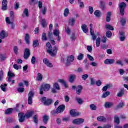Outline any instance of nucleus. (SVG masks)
Segmentation results:
<instances>
[{"label": "nucleus", "mask_w": 128, "mask_h": 128, "mask_svg": "<svg viewBox=\"0 0 128 128\" xmlns=\"http://www.w3.org/2000/svg\"><path fill=\"white\" fill-rule=\"evenodd\" d=\"M53 101L51 99H49L48 100H46L45 102H44V104L45 106H50L52 104Z\"/></svg>", "instance_id": "29"}, {"label": "nucleus", "mask_w": 128, "mask_h": 128, "mask_svg": "<svg viewBox=\"0 0 128 128\" xmlns=\"http://www.w3.org/2000/svg\"><path fill=\"white\" fill-rule=\"evenodd\" d=\"M42 40H48V38L46 37V33H43L42 35Z\"/></svg>", "instance_id": "53"}, {"label": "nucleus", "mask_w": 128, "mask_h": 128, "mask_svg": "<svg viewBox=\"0 0 128 128\" xmlns=\"http://www.w3.org/2000/svg\"><path fill=\"white\" fill-rule=\"evenodd\" d=\"M120 22L122 24V25L124 26L126 22V18L122 19L120 20Z\"/></svg>", "instance_id": "56"}, {"label": "nucleus", "mask_w": 128, "mask_h": 128, "mask_svg": "<svg viewBox=\"0 0 128 128\" xmlns=\"http://www.w3.org/2000/svg\"><path fill=\"white\" fill-rule=\"evenodd\" d=\"M46 12H48V8L46 7H44V8L41 10V12L43 16H46Z\"/></svg>", "instance_id": "31"}, {"label": "nucleus", "mask_w": 128, "mask_h": 128, "mask_svg": "<svg viewBox=\"0 0 128 128\" xmlns=\"http://www.w3.org/2000/svg\"><path fill=\"white\" fill-rule=\"evenodd\" d=\"M104 106L106 108H112V106H114V103L106 102L104 104Z\"/></svg>", "instance_id": "26"}, {"label": "nucleus", "mask_w": 128, "mask_h": 128, "mask_svg": "<svg viewBox=\"0 0 128 128\" xmlns=\"http://www.w3.org/2000/svg\"><path fill=\"white\" fill-rule=\"evenodd\" d=\"M19 122H24L26 120V116L24 113L18 114Z\"/></svg>", "instance_id": "10"}, {"label": "nucleus", "mask_w": 128, "mask_h": 128, "mask_svg": "<svg viewBox=\"0 0 128 128\" xmlns=\"http://www.w3.org/2000/svg\"><path fill=\"white\" fill-rule=\"evenodd\" d=\"M120 12L122 16H124V9L126 8V4L124 2L121 3L120 5Z\"/></svg>", "instance_id": "4"}, {"label": "nucleus", "mask_w": 128, "mask_h": 128, "mask_svg": "<svg viewBox=\"0 0 128 128\" xmlns=\"http://www.w3.org/2000/svg\"><path fill=\"white\" fill-rule=\"evenodd\" d=\"M36 58L35 56L32 57V64H36Z\"/></svg>", "instance_id": "61"}, {"label": "nucleus", "mask_w": 128, "mask_h": 128, "mask_svg": "<svg viewBox=\"0 0 128 128\" xmlns=\"http://www.w3.org/2000/svg\"><path fill=\"white\" fill-rule=\"evenodd\" d=\"M88 58H89V60H90V62H94V57H92V56H91L90 54H88Z\"/></svg>", "instance_id": "55"}, {"label": "nucleus", "mask_w": 128, "mask_h": 128, "mask_svg": "<svg viewBox=\"0 0 128 128\" xmlns=\"http://www.w3.org/2000/svg\"><path fill=\"white\" fill-rule=\"evenodd\" d=\"M42 24L43 28H46V26H48V24L46 23V22L44 21V20H42Z\"/></svg>", "instance_id": "58"}, {"label": "nucleus", "mask_w": 128, "mask_h": 128, "mask_svg": "<svg viewBox=\"0 0 128 128\" xmlns=\"http://www.w3.org/2000/svg\"><path fill=\"white\" fill-rule=\"evenodd\" d=\"M6 88H8V84H2L0 86V88L2 92H6Z\"/></svg>", "instance_id": "25"}, {"label": "nucleus", "mask_w": 128, "mask_h": 128, "mask_svg": "<svg viewBox=\"0 0 128 128\" xmlns=\"http://www.w3.org/2000/svg\"><path fill=\"white\" fill-rule=\"evenodd\" d=\"M0 58L1 62H4V60H6L8 58V57H6V56L4 55H1Z\"/></svg>", "instance_id": "54"}, {"label": "nucleus", "mask_w": 128, "mask_h": 128, "mask_svg": "<svg viewBox=\"0 0 128 128\" xmlns=\"http://www.w3.org/2000/svg\"><path fill=\"white\" fill-rule=\"evenodd\" d=\"M18 92H20L21 94H22L24 92V88H18Z\"/></svg>", "instance_id": "64"}, {"label": "nucleus", "mask_w": 128, "mask_h": 128, "mask_svg": "<svg viewBox=\"0 0 128 128\" xmlns=\"http://www.w3.org/2000/svg\"><path fill=\"white\" fill-rule=\"evenodd\" d=\"M89 12L91 14H94V8H92V6H90L89 7Z\"/></svg>", "instance_id": "63"}, {"label": "nucleus", "mask_w": 128, "mask_h": 128, "mask_svg": "<svg viewBox=\"0 0 128 128\" xmlns=\"http://www.w3.org/2000/svg\"><path fill=\"white\" fill-rule=\"evenodd\" d=\"M54 87L56 90H60V85L58 83H56L54 84Z\"/></svg>", "instance_id": "57"}, {"label": "nucleus", "mask_w": 128, "mask_h": 128, "mask_svg": "<svg viewBox=\"0 0 128 128\" xmlns=\"http://www.w3.org/2000/svg\"><path fill=\"white\" fill-rule=\"evenodd\" d=\"M24 14L22 15V18H24L26 16V18H28L30 16V12H28V10L26 8L24 10Z\"/></svg>", "instance_id": "22"}, {"label": "nucleus", "mask_w": 128, "mask_h": 128, "mask_svg": "<svg viewBox=\"0 0 128 128\" xmlns=\"http://www.w3.org/2000/svg\"><path fill=\"white\" fill-rule=\"evenodd\" d=\"M74 60V56H68L67 58L66 66H70Z\"/></svg>", "instance_id": "11"}, {"label": "nucleus", "mask_w": 128, "mask_h": 128, "mask_svg": "<svg viewBox=\"0 0 128 128\" xmlns=\"http://www.w3.org/2000/svg\"><path fill=\"white\" fill-rule=\"evenodd\" d=\"M96 84V80H94V78H90V86H94Z\"/></svg>", "instance_id": "60"}, {"label": "nucleus", "mask_w": 128, "mask_h": 128, "mask_svg": "<svg viewBox=\"0 0 128 128\" xmlns=\"http://www.w3.org/2000/svg\"><path fill=\"white\" fill-rule=\"evenodd\" d=\"M48 120H50V116L46 115L44 116L43 117V122L44 124H47Z\"/></svg>", "instance_id": "24"}, {"label": "nucleus", "mask_w": 128, "mask_h": 128, "mask_svg": "<svg viewBox=\"0 0 128 128\" xmlns=\"http://www.w3.org/2000/svg\"><path fill=\"white\" fill-rule=\"evenodd\" d=\"M83 88L82 86H78L76 88V94L78 96H80V94H82V92Z\"/></svg>", "instance_id": "17"}, {"label": "nucleus", "mask_w": 128, "mask_h": 128, "mask_svg": "<svg viewBox=\"0 0 128 128\" xmlns=\"http://www.w3.org/2000/svg\"><path fill=\"white\" fill-rule=\"evenodd\" d=\"M8 76L9 78H14L16 75H14V74L12 73V71H9L8 72Z\"/></svg>", "instance_id": "50"}, {"label": "nucleus", "mask_w": 128, "mask_h": 128, "mask_svg": "<svg viewBox=\"0 0 128 128\" xmlns=\"http://www.w3.org/2000/svg\"><path fill=\"white\" fill-rule=\"evenodd\" d=\"M58 82H60V84H62L64 86H65V88H68V84H66V82L64 81V80H58Z\"/></svg>", "instance_id": "32"}, {"label": "nucleus", "mask_w": 128, "mask_h": 128, "mask_svg": "<svg viewBox=\"0 0 128 128\" xmlns=\"http://www.w3.org/2000/svg\"><path fill=\"white\" fill-rule=\"evenodd\" d=\"M116 62V60L114 59H107L104 61L105 64L112 65Z\"/></svg>", "instance_id": "13"}, {"label": "nucleus", "mask_w": 128, "mask_h": 128, "mask_svg": "<svg viewBox=\"0 0 128 128\" xmlns=\"http://www.w3.org/2000/svg\"><path fill=\"white\" fill-rule=\"evenodd\" d=\"M14 110L12 108H8L6 111V114L10 115L12 114Z\"/></svg>", "instance_id": "41"}, {"label": "nucleus", "mask_w": 128, "mask_h": 128, "mask_svg": "<svg viewBox=\"0 0 128 128\" xmlns=\"http://www.w3.org/2000/svg\"><path fill=\"white\" fill-rule=\"evenodd\" d=\"M105 6H106V4L104 3V1H102L100 2V8H102V10H104L106 8Z\"/></svg>", "instance_id": "49"}, {"label": "nucleus", "mask_w": 128, "mask_h": 128, "mask_svg": "<svg viewBox=\"0 0 128 128\" xmlns=\"http://www.w3.org/2000/svg\"><path fill=\"white\" fill-rule=\"evenodd\" d=\"M66 32H67L68 34H70V32H72L70 28L68 27L66 28Z\"/></svg>", "instance_id": "62"}, {"label": "nucleus", "mask_w": 128, "mask_h": 128, "mask_svg": "<svg viewBox=\"0 0 128 128\" xmlns=\"http://www.w3.org/2000/svg\"><path fill=\"white\" fill-rule=\"evenodd\" d=\"M50 84L42 85L40 89V94H44V92H48L50 90Z\"/></svg>", "instance_id": "3"}, {"label": "nucleus", "mask_w": 128, "mask_h": 128, "mask_svg": "<svg viewBox=\"0 0 128 128\" xmlns=\"http://www.w3.org/2000/svg\"><path fill=\"white\" fill-rule=\"evenodd\" d=\"M34 114V111H28L26 114H25V116L26 118H30Z\"/></svg>", "instance_id": "16"}, {"label": "nucleus", "mask_w": 128, "mask_h": 128, "mask_svg": "<svg viewBox=\"0 0 128 128\" xmlns=\"http://www.w3.org/2000/svg\"><path fill=\"white\" fill-rule=\"evenodd\" d=\"M106 28L109 30H114V28L112 25L110 24L106 25Z\"/></svg>", "instance_id": "40"}, {"label": "nucleus", "mask_w": 128, "mask_h": 128, "mask_svg": "<svg viewBox=\"0 0 128 128\" xmlns=\"http://www.w3.org/2000/svg\"><path fill=\"white\" fill-rule=\"evenodd\" d=\"M68 14H70V10L66 8L65 9L64 11V16L66 18V16H68Z\"/></svg>", "instance_id": "35"}, {"label": "nucleus", "mask_w": 128, "mask_h": 128, "mask_svg": "<svg viewBox=\"0 0 128 128\" xmlns=\"http://www.w3.org/2000/svg\"><path fill=\"white\" fill-rule=\"evenodd\" d=\"M34 122L35 124H38V115H35L33 117Z\"/></svg>", "instance_id": "36"}, {"label": "nucleus", "mask_w": 128, "mask_h": 128, "mask_svg": "<svg viewBox=\"0 0 128 128\" xmlns=\"http://www.w3.org/2000/svg\"><path fill=\"white\" fill-rule=\"evenodd\" d=\"M30 35L28 34H26V37H25V40L27 44H30Z\"/></svg>", "instance_id": "33"}, {"label": "nucleus", "mask_w": 128, "mask_h": 128, "mask_svg": "<svg viewBox=\"0 0 128 128\" xmlns=\"http://www.w3.org/2000/svg\"><path fill=\"white\" fill-rule=\"evenodd\" d=\"M82 28L84 34H88V28L86 24L82 25Z\"/></svg>", "instance_id": "23"}, {"label": "nucleus", "mask_w": 128, "mask_h": 128, "mask_svg": "<svg viewBox=\"0 0 128 128\" xmlns=\"http://www.w3.org/2000/svg\"><path fill=\"white\" fill-rule=\"evenodd\" d=\"M76 100L79 104H82L84 102V100L80 98H77Z\"/></svg>", "instance_id": "38"}, {"label": "nucleus", "mask_w": 128, "mask_h": 128, "mask_svg": "<svg viewBox=\"0 0 128 128\" xmlns=\"http://www.w3.org/2000/svg\"><path fill=\"white\" fill-rule=\"evenodd\" d=\"M115 122L116 124H120V118L118 116H115Z\"/></svg>", "instance_id": "52"}, {"label": "nucleus", "mask_w": 128, "mask_h": 128, "mask_svg": "<svg viewBox=\"0 0 128 128\" xmlns=\"http://www.w3.org/2000/svg\"><path fill=\"white\" fill-rule=\"evenodd\" d=\"M100 42H102V38H98L96 40V46L97 48H100Z\"/></svg>", "instance_id": "34"}, {"label": "nucleus", "mask_w": 128, "mask_h": 128, "mask_svg": "<svg viewBox=\"0 0 128 128\" xmlns=\"http://www.w3.org/2000/svg\"><path fill=\"white\" fill-rule=\"evenodd\" d=\"M76 80V75L73 74L70 76L69 82H70L71 84L74 83V82Z\"/></svg>", "instance_id": "20"}, {"label": "nucleus", "mask_w": 128, "mask_h": 128, "mask_svg": "<svg viewBox=\"0 0 128 128\" xmlns=\"http://www.w3.org/2000/svg\"><path fill=\"white\" fill-rule=\"evenodd\" d=\"M84 58V54H80L78 57V60H82Z\"/></svg>", "instance_id": "46"}, {"label": "nucleus", "mask_w": 128, "mask_h": 128, "mask_svg": "<svg viewBox=\"0 0 128 128\" xmlns=\"http://www.w3.org/2000/svg\"><path fill=\"white\" fill-rule=\"evenodd\" d=\"M4 72L2 70H0V82L4 78Z\"/></svg>", "instance_id": "51"}, {"label": "nucleus", "mask_w": 128, "mask_h": 128, "mask_svg": "<svg viewBox=\"0 0 128 128\" xmlns=\"http://www.w3.org/2000/svg\"><path fill=\"white\" fill-rule=\"evenodd\" d=\"M106 36L107 38H110L111 36H112V32L108 31L106 32Z\"/></svg>", "instance_id": "48"}, {"label": "nucleus", "mask_w": 128, "mask_h": 128, "mask_svg": "<svg viewBox=\"0 0 128 128\" xmlns=\"http://www.w3.org/2000/svg\"><path fill=\"white\" fill-rule=\"evenodd\" d=\"M14 51L15 54H18V47L17 46H14Z\"/></svg>", "instance_id": "43"}, {"label": "nucleus", "mask_w": 128, "mask_h": 128, "mask_svg": "<svg viewBox=\"0 0 128 128\" xmlns=\"http://www.w3.org/2000/svg\"><path fill=\"white\" fill-rule=\"evenodd\" d=\"M30 56V50L29 48H26L24 54V60H28Z\"/></svg>", "instance_id": "6"}, {"label": "nucleus", "mask_w": 128, "mask_h": 128, "mask_svg": "<svg viewBox=\"0 0 128 128\" xmlns=\"http://www.w3.org/2000/svg\"><path fill=\"white\" fill-rule=\"evenodd\" d=\"M34 96V93L32 92H30L28 94V104H32V98Z\"/></svg>", "instance_id": "5"}, {"label": "nucleus", "mask_w": 128, "mask_h": 128, "mask_svg": "<svg viewBox=\"0 0 128 128\" xmlns=\"http://www.w3.org/2000/svg\"><path fill=\"white\" fill-rule=\"evenodd\" d=\"M84 122V120L82 118H79L73 121V124H82Z\"/></svg>", "instance_id": "14"}, {"label": "nucleus", "mask_w": 128, "mask_h": 128, "mask_svg": "<svg viewBox=\"0 0 128 128\" xmlns=\"http://www.w3.org/2000/svg\"><path fill=\"white\" fill-rule=\"evenodd\" d=\"M94 16H96V18H100L102 16V12L100 10H96L94 12Z\"/></svg>", "instance_id": "28"}, {"label": "nucleus", "mask_w": 128, "mask_h": 128, "mask_svg": "<svg viewBox=\"0 0 128 128\" xmlns=\"http://www.w3.org/2000/svg\"><path fill=\"white\" fill-rule=\"evenodd\" d=\"M40 46V43L38 42V40H35L33 42V47L36 48Z\"/></svg>", "instance_id": "39"}, {"label": "nucleus", "mask_w": 128, "mask_h": 128, "mask_svg": "<svg viewBox=\"0 0 128 128\" xmlns=\"http://www.w3.org/2000/svg\"><path fill=\"white\" fill-rule=\"evenodd\" d=\"M16 122V120L12 118H8L6 120V122H8V124H10V122Z\"/></svg>", "instance_id": "44"}, {"label": "nucleus", "mask_w": 128, "mask_h": 128, "mask_svg": "<svg viewBox=\"0 0 128 128\" xmlns=\"http://www.w3.org/2000/svg\"><path fill=\"white\" fill-rule=\"evenodd\" d=\"M90 108L92 110H96V106L94 105V104H90Z\"/></svg>", "instance_id": "47"}, {"label": "nucleus", "mask_w": 128, "mask_h": 128, "mask_svg": "<svg viewBox=\"0 0 128 128\" xmlns=\"http://www.w3.org/2000/svg\"><path fill=\"white\" fill-rule=\"evenodd\" d=\"M119 36L120 42H124L126 39V32H120Z\"/></svg>", "instance_id": "7"}, {"label": "nucleus", "mask_w": 128, "mask_h": 128, "mask_svg": "<svg viewBox=\"0 0 128 128\" xmlns=\"http://www.w3.org/2000/svg\"><path fill=\"white\" fill-rule=\"evenodd\" d=\"M6 38H8V34H6V31L3 30L0 34V38L1 40H4Z\"/></svg>", "instance_id": "19"}, {"label": "nucleus", "mask_w": 128, "mask_h": 128, "mask_svg": "<svg viewBox=\"0 0 128 128\" xmlns=\"http://www.w3.org/2000/svg\"><path fill=\"white\" fill-rule=\"evenodd\" d=\"M38 6L39 8H42V1H38Z\"/></svg>", "instance_id": "59"}, {"label": "nucleus", "mask_w": 128, "mask_h": 128, "mask_svg": "<svg viewBox=\"0 0 128 128\" xmlns=\"http://www.w3.org/2000/svg\"><path fill=\"white\" fill-rule=\"evenodd\" d=\"M43 78L44 77L42 76V74L38 73L36 78V80H38V82H42V80Z\"/></svg>", "instance_id": "30"}, {"label": "nucleus", "mask_w": 128, "mask_h": 128, "mask_svg": "<svg viewBox=\"0 0 128 128\" xmlns=\"http://www.w3.org/2000/svg\"><path fill=\"white\" fill-rule=\"evenodd\" d=\"M2 9L3 10H8V0H4L2 2Z\"/></svg>", "instance_id": "15"}, {"label": "nucleus", "mask_w": 128, "mask_h": 128, "mask_svg": "<svg viewBox=\"0 0 128 128\" xmlns=\"http://www.w3.org/2000/svg\"><path fill=\"white\" fill-rule=\"evenodd\" d=\"M124 94V89H122L121 90L120 92L118 94L117 96L118 98H122V96Z\"/></svg>", "instance_id": "37"}, {"label": "nucleus", "mask_w": 128, "mask_h": 128, "mask_svg": "<svg viewBox=\"0 0 128 128\" xmlns=\"http://www.w3.org/2000/svg\"><path fill=\"white\" fill-rule=\"evenodd\" d=\"M76 20L74 18H70L68 21V24L70 26H74L76 24Z\"/></svg>", "instance_id": "18"}, {"label": "nucleus", "mask_w": 128, "mask_h": 128, "mask_svg": "<svg viewBox=\"0 0 128 128\" xmlns=\"http://www.w3.org/2000/svg\"><path fill=\"white\" fill-rule=\"evenodd\" d=\"M46 48L47 50V52L50 54L51 56H56L58 54V48L54 46L52 48V44L50 42H48L46 44Z\"/></svg>", "instance_id": "1"}, {"label": "nucleus", "mask_w": 128, "mask_h": 128, "mask_svg": "<svg viewBox=\"0 0 128 128\" xmlns=\"http://www.w3.org/2000/svg\"><path fill=\"white\" fill-rule=\"evenodd\" d=\"M97 120L100 122H106V118L104 116H98Z\"/></svg>", "instance_id": "21"}, {"label": "nucleus", "mask_w": 128, "mask_h": 128, "mask_svg": "<svg viewBox=\"0 0 128 128\" xmlns=\"http://www.w3.org/2000/svg\"><path fill=\"white\" fill-rule=\"evenodd\" d=\"M90 34L92 36L93 40H96V36L94 34V29L92 28V24H90Z\"/></svg>", "instance_id": "8"}, {"label": "nucleus", "mask_w": 128, "mask_h": 128, "mask_svg": "<svg viewBox=\"0 0 128 128\" xmlns=\"http://www.w3.org/2000/svg\"><path fill=\"white\" fill-rule=\"evenodd\" d=\"M36 0H31V1L30 2L29 4L30 6H35V4H38V1H36Z\"/></svg>", "instance_id": "45"}, {"label": "nucleus", "mask_w": 128, "mask_h": 128, "mask_svg": "<svg viewBox=\"0 0 128 128\" xmlns=\"http://www.w3.org/2000/svg\"><path fill=\"white\" fill-rule=\"evenodd\" d=\"M70 114L73 118L76 116H80V112H77L76 110H72L70 111Z\"/></svg>", "instance_id": "12"}, {"label": "nucleus", "mask_w": 128, "mask_h": 128, "mask_svg": "<svg viewBox=\"0 0 128 128\" xmlns=\"http://www.w3.org/2000/svg\"><path fill=\"white\" fill-rule=\"evenodd\" d=\"M60 30L58 29H55L54 32V34L55 36H60Z\"/></svg>", "instance_id": "42"}, {"label": "nucleus", "mask_w": 128, "mask_h": 128, "mask_svg": "<svg viewBox=\"0 0 128 128\" xmlns=\"http://www.w3.org/2000/svg\"><path fill=\"white\" fill-rule=\"evenodd\" d=\"M110 95V92H106L104 93L103 94L102 96V98H108V96Z\"/></svg>", "instance_id": "27"}, {"label": "nucleus", "mask_w": 128, "mask_h": 128, "mask_svg": "<svg viewBox=\"0 0 128 128\" xmlns=\"http://www.w3.org/2000/svg\"><path fill=\"white\" fill-rule=\"evenodd\" d=\"M64 110H66V106H60L57 108L56 110L52 111V116H56V114H62V112H64Z\"/></svg>", "instance_id": "2"}, {"label": "nucleus", "mask_w": 128, "mask_h": 128, "mask_svg": "<svg viewBox=\"0 0 128 128\" xmlns=\"http://www.w3.org/2000/svg\"><path fill=\"white\" fill-rule=\"evenodd\" d=\"M43 62L46 66H48V68H54V65H52V64L47 58H44L43 60Z\"/></svg>", "instance_id": "9"}]
</instances>
